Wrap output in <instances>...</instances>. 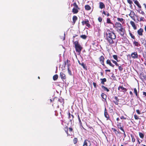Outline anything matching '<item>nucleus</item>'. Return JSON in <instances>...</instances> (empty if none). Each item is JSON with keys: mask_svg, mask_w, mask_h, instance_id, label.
Instances as JSON below:
<instances>
[{"mask_svg": "<svg viewBox=\"0 0 146 146\" xmlns=\"http://www.w3.org/2000/svg\"><path fill=\"white\" fill-rule=\"evenodd\" d=\"M71 117L72 118H71V119H70V121L72 122V121H73V118H74V116L72 114V115H71Z\"/></svg>", "mask_w": 146, "mask_h": 146, "instance_id": "51", "label": "nucleus"}, {"mask_svg": "<svg viewBox=\"0 0 146 146\" xmlns=\"http://www.w3.org/2000/svg\"><path fill=\"white\" fill-rule=\"evenodd\" d=\"M111 60L112 62L116 65V66H119L118 64L115 61L113 60Z\"/></svg>", "mask_w": 146, "mask_h": 146, "instance_id": "47", "label": "nucleus"}, {"mask_svg": "<svg viewBox=\"0 0 146 146\" xmlns=\"http://www.w3.org/2000/svg\"><path fill=\"white\" fill-rule=\"evenodd\" d=\"M99 61L101 64L104 66L105 67V68H107L105 65L104 63V61L105 58L103 56H102L99 58Z\"/></svg>", "mask_w": 146, "mask_h": 146, "instance_id": "7", "label": "nucleus"}, {"mask_svg": "<svg viewBox=\"0 0 146 146\" xmlns=\"http://www.w3.org/2000/svg\"><path fill=\"white\" fill-rule=\"evenodd\" d=\"M79 64H80L85 69L86 68V64H84L83 62L81 64H80L79 63Z\"/></svg>", "mask_w": 146, "mask_h": 146, "instance_id": "48", "label": "nucleus"}, {"mask_svg": "<svg viewBox=\"0 0 146 146\" xmlns=\"http://www.w3.org/2000/svg\"><path fill=\"white\" fill-rule=\"evenodd\" d=\"M72 5L75 7V8H78L79 10L80 9L76 2H74L72 4Z\"/></svg>", "mask_w": 146, "mask_h": 146, "instance_id": "34", "label": "nucleus"}, {"mask_svg": "<svg viewBox=\"0 0 146 146\" xmlns=\"http://www.w3.org/2000/svg\"><path fill=\"white\" fill-rule=\"evenodd\" d=\"M78 19L77 17L75 15L73 16L72 18L73 19V23L74 24Z\"/></svg>", "mask_w": 146, "mask_h": 146, "instance_id": "27", "label": "nucleus"}, {"mask_svg": "<svg viewBox=\"0 0 146 146\" xmlns=\"http://www.w3.org/2000/svg\"><path fill=\"white\" fill-rule=\"evenodd\" d=\"M79 123H80V125H81L82 126V127H83V128L84 129H85L82 126V123L81 121Z\"/></svg>", "mask_w": 146, "mask_h": 146, "instance_id": "61", "label": "nucleus"}, {"mask_svg": "<svg viewBox=\"0 0 146 146\" xmlns=\"http://www.w3.org/2000/svg\"><path fill=\"white\" fill-rule=\"evenodd\" d=\"M120 119H125L126 118L124 116H122L120 117Z\"/></svg>", "mask_w": 146, "mask_h": 146, "instance_id": "56", "label": "nucleus"}, {"mask_svg": "<svg viewBox=\"0 0 146 146\" xmlns=\"http://www.w3.org/2000/svg\"><path fill=\"white\" fill-rule=\"evenodd\" d=\"M133 93L135 94L137 98H139V91L137 92V90L136 88H134Z\"/></svg>", "mask_w": 146, "mask_h": 146, "instance_id": "17", "label": "nucleus"}, {"mask_svg": "<svg viewBox=\"0 0 146 146\" xmlns=\"http://www.w3.org/2000/svg\"><path fill=\"white\" fill-rule=\"evenodd\" d=\"M78 8H74L72 9V12L74 14H76L78 12Z\"/></svg>", "mask_w": 146, "mask_h": 146, "instance_id": "26", "label": "nucleus"}, {"mask_svg": "<svg viewBox=\"0 0 146 146\" xmlns=\"http://www.w3.org/2000/svg\"><path fill=\"white\" fill-rule=\"evenodd\" d=\"M102 13L103 14L105 15H106V13L105 12V11H103Z\"/></svg>", "mask_w": 146, "mask_h": 146, "instance_id": "62", "label": "nucleus"}, {"mask_svg": "<svg viewBox=\"0 0 146 146\" xmlns=\"http://www.w3.org/2000/svg\"><path fill=\"white\" fill-rule=\"evenodd\" d=\"M104 115L105 117L106 118L107 120H110L109 115L108 113V111L106 108H105L104 110Z\"/></svg>", "mask_w": 146, "mask_h": 146, "instance_id": "8", "label": "nucleus"}, {"mask_svg": "<svg viewBox=\"0 0 146 146\" xmlns=\"http://www.w3.org/2000/svg\"><path fill=\"white\" fill-rule=\"evenodd\" d=\"M112 56L115 60L118 61V57L116 55H113Z\"/></svg>", "mask_w": 146, "mask_h": 146, "instance_id": "44", "label": "nucleus"}, {"mask_svg": "<svg viewBox=\"0 0 146 146\" xmlns=\"http://www.w3.org/2000/svg\"><path fill=\"white\" fill-rule=\"evenodd\" d=\"M106 23L108 24H113V23L111 22L110 19L109 18H108L107 19Z\"/></svg>", "mask_w": 146, "mask_h": 146, "instance_id": "35", "label": "nucleus"}, {"mask_svg": "<svg viewBox=\"0 0 146 146\" xmlns=\"http://www.w3.org/2000/svg\"><path fill=\"white\" fill-rule=\"evenodd\" d=\"M60 76L61 79L62 80L65 79L66 78V77L64 74L63 72H61L60 73Z\"/></svg>", "mask_w": 146, "mask_h": 146, "instance_id": "14", "label": "nucleus"}, {"mask_svg": "<svg viewBox=\"0 0 146 146\" xmlns=\"http://www.w3.org/2000/svg\"><path fill=\"white\" fill-rule=\"evenodd\" d=\"M139 135L140 137L142 139L144 137V135L143 133H142L141 132H139Z\"/></svg>", "mask_w": 146, "mask_h": 146, "instance_id": "39", "label": "nucleus"}, {"mask_svg": "<svg viewBox=\"0 0 146 146\" xmlns=\"http://www.w3.org/2000/svg\"><path fill=\"white\" fill-rule=\"evenodd\" d=\"M73 42L75 48L76 52L80 53L83 48L81 46L78 42V40L74 42L73 40Z\"/></svg>", "mask_w": 146, "mask_h": 146, "instance_id": "2", "label": "nucleus"}, {"mask_svg": "<svg viewBox=\"0 0 146 146\" xmlns=\"http://www.w3.org/2000/svg\"><path fill=\"white\" fill-rule=\"evenodd\" d=\"M98 20L99 22H101L102 21V19L101 17H99L98 18Z\"/></svg>", "mask_w": 146, "mask_h": 146, "instance_id": "49", "label": "nucleus"}, {"mask_svg": "<svg viewBox=\"0 0 146 146\" xmlns=\"http://www.w3.org/2000/svg\"><path fill=\"white\" fill-rule=\"evenodd\" d=\"M106 15L107 17H108L110 16V15L109 13L108 12V13L106 14Z\"/></svg>", "mask_w": 146, "mask_h": 146, "instance_id": "64", "label": "nucleus"}, {"mask_svg": "<svg viewBox=\"0 0 146 146\" xmlns=\"http://www.w3.org/2000/svg\"><path fill=\"white\" fill-rule=\"evenodd\" d=\"M123 65L124 64H122V65H121L120 66H118V69L119 71L121 72V71H122L123 70Z\"/></svg>", "mask_w": 146, "mask_h": 146, "instance_id": "33", "label": "nucleus"}, {"mask_svg": "<svg viewBox=\"0 0 146 146\" xmlns=\"http://www.w3.org/2000/svg\"><path fill=\"white\" fill-rule=\"evenodd\" d=\"M78 141V139L77 138H74L73 140V143L74 144H76Z\"/></svg>", "mask_w": 146, "mask_h": 146, "instance_id": "43", "label": "nucleus"}, {"mask_svg": "<svg viewBox=\"0 0 146 146\" xmlns=\"http://www.w3.org/2000/svg\"><path fill=\"white\" fill-rule=\"evenodd\" d=\"M58 78V76L57 74H56L54 75L53 77V79L55 81Z\"/></svg>", "mask_w": 146, "mask_h": 146, "instance_id": "36", "label": "nucleus"}, {"mask_svg": "<svg viewBox=\"0 0 146 146\" xmlns=\"http://www.w3.org/2000/svg\"><path fill=\"white\" fill-rule=\"evenodd\" d=\"M117 20L118 21L121 22L122 24H123L124 23L125 20L122 18L117 17Z\"/></svg>", "mask_w": 146, "mask_h": 146, "instance_id": "22", "label": "nucleus"}, {"mask_svg": "<svg viewBox=\"0 0 146 146\" xmlns=\"http://www.w3.org/2000/svg\"><path fill=\"white\" fill-rule=\"evenodd\" d=\"M129 34L132 38H133V39H135V36L134 35H133L132 34V33H131V32H130L129 31Z\"/></svg>", "mask_w": 146, "mask_h": 146, "instance_id": "41", "label": "nucleus"}, {"mask_svg": "<svg viewBox=\"0 0 146 146\" xmlns=\"http://www.w3.org/2000/svg\"><path fill=\"white\" fill-rule=\"evenodd\" d=\"M68 127L67 126H66L64 128V130L65 132L66 133L68 136H70L71 135L70 134H69L68 133Z\"/></svg>", "mask_w": 146, "mask_h": 146, "instance_id": "25", "label": "nucleus"}, {"mask_svg": "<svg viewBox=\"0 0 146 146\" xmlns=\"http://www.w3.org/2000/svg\"><path fill=\"white\" fill-rule=\"evenodd\" d=\"M70 62V60H69L68 59L66 60V62H65V63H66V62L67 63H68V62Z\"/></svg>", "mask_w": 146, "mask_h": 146, "instance_id": "63", "label": "nucleus"}, {"mask_svg": "<svg viewBox=\"0 0 146 146\" xmlns=\"http://www.w3.org/2000/svg\"><path fill=\"white\" fill-rule=\"evenodd\" d=\"M102 88L103 89L104 91H106L107 92H109V90L107 88L105 87L103 85H102Z\"/></svg>", "mask_w": 146, "mask_h": 146, "instance_id": "31", "label": "nucleus"}, {"mask_svg": "<svg viewBox=\"0 0 146 146\" xmlns=\"http://www.w3.org/2000/svg\"><path fill=\"white\" fill-rule=\"evenodd\" d=\"M93 85L94 86V87L95 88H97V86H96V83L95 82H93Z\"/></svg>", "mask_w": 146, "mask_h": 146, "instance_id": "52", "label": "nucleus"}, {"mask_svg": "<svg viewBox=\"0 0 146 146\" xmlns=\"http://www.w3.org/2000/svg\"><path fill=\"white\" fill-rule=\"evenodd\" d=\"M143 30L142 28H140L137 31V33L138 35L140 36H142L143 35Z\"/></svg>", "mask_w": 146, "mask_h": 146, "instance_id": "13", "label": "nucleus"}, {"mask_svg": "<svg viewBox=\"0 0 146 146\" xmlns=\"http://www.w3.org/2000/svg\"><path fill=\"white\" fill-rule=\"evenodd\" d=\"M134 3L137 5L139 8V9H141V6L137 1H134Z\"/></svg>", "mask_w": 146, "mask_h": 146, "instance_id": "23", "label": "nucleus"}, {"mask_svg": "<svg viewBox=\"0 0 146 146\" xmlns=\"http://www.w3.org/2000/svg\"><path fill=\"white\" fill-rule=\"evenodd\" d=\"M78 119L79 122H80L81 121L80 119L79 116L78 115Z\"/></svg>", "mask_w": 146, "mask_h": 146, "instance_id": "59", "label": "nucleus"}, {"mask_svg": "<svg viewBox=\"0 0 146 146\" xmlns=\"http://www.w3.org/2000/svg\"><path fill=\"white\" fill-rule=\"evenodd\" d=\"M140 21H143V19H144V18L143 17H141L140 18Z\"/></svg>", "mask_w": 146, "mask_h": 146, "instance_id": "55", "label": "nucleus"}, {"mask_svg": "<svg viewBox=\"0 0 146 146\" xmlns=\"http://www.w3.org/2000/svg\"><path fill=\"white\" fill-rule=\"evenodd\" d=\"M100 80L101 81V83L103 85L105 84V82L107 81V80L105 78H101Z\"/></svg>", "mask_w": 146, "mask_h": 146, "instance_id": "24", "label": "nucleus"}, {"mask_svg": "<svg viewBox=\"0 0 146 146\" xmlns=\"http://www.w3.org/2000/svg\"><path fill=\"white\" fill-rule=\"evenodd\" d=\"M68 73L70 75H71L72 74L71 71L70 70L69 68H68Z\"/></svg>", "mask_w": 146, "mask_h": 146, "instance_id": "50", "label": "nucleus"}, {"mask_svg": "<svg viewBox=\"0 0 146 146\" xmlns=\"http://www.w3.org/2000/svg\"><path fill=\"white\" fill-rule=\"evenodd\" d=\"M91 145V143L90 141H88L87 139L84 140L83 146H90Z\"/></svg>", "mask_w": 146, "mask_h": 146, "instance_id": "11", "label": "nucleus"}, {"mask_svg": "<svg viewBox=\"0 0 146 146\" xmlns=\"http://www.w3.org/2000/svg\"><path fill=\"white\" fill-rule=\"evenodd\" d=\"M89 22L88 19H85L84 20L82 21V25H86L88 28H90L91 27V25L89 24Z\"/></svg>", "mask_w": 146, "mask_h": 146, "instance_id": "5", "label": "nucleus"}, {"mask_svg": "<svg viewBox=\"0 0 146 146\" xmlns=\"http://www.w3.org/2000/svg\"><path fill=\"white\" fill-rule=\"evenodd\" d=\"M80 37L83 39H85L87 38V36L86 35H81Z\"/></svg>", "mask_w": 146, "mask_h": 146, "instance_id": "42", "label": "nucleus"}, {"mask_svg": "<svg viewBox=\"0 0 146 146\" xmlns=\"http://www.w3.org/2000/svg\"><path fill=\"white\" fill-rule=\"evenodd\" d=\"M69 131L70 132H72L73 131V130L72 128V127H70L69 128Z\"/></svg>", "mask_w": 146, "mask_h": 146, "instance_id": "54", "label": "nucleus"}, {"mask_svg": "<svg viewBox=\"0 0 146 146\" xmlns=\"http://www.w3.org/2000/svg\"><path fill=\"white\" fill-rule=\"evenodd\" d=\"M143 96L146 97V92H143Z\"/></svg>", "mask_w": 146, "mask_h": 146, "instance_id": "57", "label": "nucleus"}, {"mask_svg": "<svg viewBox=\"0 0 146 146\" xmlns=\"http://www.w3.org/2000/svg\"><path fill=\"white\" fill-rule=\"evenodd\" d=\"M106 63L107 64L109 65L112 67H113L114 66V65L111 63V60L109 59H107V60Z\"/></svg>", "mask_w": 146, "mask_h": 146, "instance_id": "18", "label": "nucleus"}, {"mask_svg": "<svg viewBox=\"0 0 146 146\" xmlns=\"http://www.w3.org/2000/svg\"><path fill=\"white\" fill-rule=\"evenodd\" d=\"M99 8L101 9L105 8V6L104 4L102 2H99Z\"/></svg>", "mask_w": 146, "mask_h": 146, "instance_id": "21", "label": "nucleus"}, {"mask_svg": "<svg viewBox=\"0 0 146 146\" xmlns=\"http://www.w3.org/2000/svg\"><path fill=\"white\" fill-rule=\"evenodd\" d=\"M106 39L110 45L114 43V40L116 38L115 33L109 29H108L106 33Z\"/></svg>", "mask_w": 146, "mask_h": 146, "instance_id": "1", "label": "nucleus"}, {"mask_svg": "<svg viewBox=\"0 0 146 146\" xmlns=\"http://www.w3.org/2000/svg\"><path fill=\"white\" fill-rule=\"evenodd\" d=\"M117 127L118 129H120L122 131H124V129H123L124 126L123 124L122 123H118Z\"/></svg>", "mask_w": 146, "mask_h": 146, "instance_id": "10", "label": "nucleus"}, {"mask_svg": "<svg viewBox=\"0 0 146 146\" xmlns=\"http://www.w3.org/2000/svg\"><path fill=\"white\" fill-rule=\"evenodd\" d=\"M114 100L113 101V102L116 105H117L118 104L119 99L117 96H115L114 98Z\"/></svg>", "mask_w": 146, "mask_h": 146, "instance_id": "16", "label": "nucleus"}, {"mask_svg": "<svg viewBox=\"0 0 146 146\" xmlns=\"http://www.w3.org/2000/svg\"><path fill=\"white\" fill-rule=\"evenodd\" d=\"M131 57L134 59L138 58V55L137 52H132L131 54Z\"/></svg>", "mask_w": 146, "mask_h": 146, "instance_id": "12", "label": "nucleus"}, {"mask_svg": "<svg viewBox=\"0 0 146 146\" xmlns=\"http://www.w3.org/2000/svg\"><path fill=\"white\" fill-rule=\"evenodd\" d=\"M58 104L57 106L58 108H59V105H62L63 107H64V100L62 98H59L58 100Z\"/></svg>", "mask_w": 146, "mask_h": 146, "instance_id": "4", "label": "nucleus"}, {"mask_svg": "<svg viewBox=\"0 0 146 146\" xmlns=\"http://www.w3.org/2000/svg\"><path fill=\"white\" fill-rule=\"evenodd\" d=\"M116 31L121 36H123L125 32V30L123 27H122L121 28L118 30Z\"/></svg>", "mask_w": 146, "mask_h": 146, "instance_id": "6", "label": "nucleus"}, {"mask_svg": "<svg viewBox=\"0 0 146 146\" xmlns=\"http://www.w3.org/2000/svg\"><path fill=\"white\" fill-rule=\"evenodd\" d=\"M136 112L138 114H141L140 111L139 110H136Z\"/></svg>", "mask_w": 146, "mask_h": 146, "instance_id": "53", "label": "nucleus"}, {"mask_svg": "<svg viewBox=\"0 0 146 146\" xmlns=\"http://www.w3.org/2000/svg\"><path fill=\"white\" fill-rule=\"evenodd\" d=\"M85 8V10L87 11L90 10L91 9V7L88 5H86Z\"/></svg>", "mask_w": 146, "mask_h": 146, "instance_id": "28", "label": "nucleus"}, {"mask_svg": "<svg viewBox=\"0 0 146 146\" xmlns=\"http://www.w3.org/2000/svg\"><path fill=\"white\" fill-rule=\"evenodd\" d=\"M118 90L120 92H125L127 91V89L123 87V86H119L118 88Z\"/></svg>", "mask_w": 146, "mask_h": 146, "instance_id": "9", "label": "nucleus"}, {"mask_svg": "<svg viewBox=\"0 0 146 146\" xmlns=\"http://www.w3.org/2000/svg\"><path fill=\"white\" fill-rule=\"evenodd\" d=\"M127 2L130 5V7H132V4H133V2L131 0H127Z\"/></svg>", "mask_w": 146, "mask_h": 146, "instance_id": "40", "label": "nucleus"}, {"mask_svg": "<svg viewBox=\"0 0 146 146\" xmlns=\"http://www.w3.org/2000/svg\"><path fill=\"white\" fill-rule=\"evenodd\" d=\"M106 72H111V70H105Z\"/></svg>", "mask_w": 146, "mask_h": 146, "instance_id": "60", "label": "nucleus"}, {"mask_svg": "<svg viewBox=\"0 0 146 146\" xmlns=\"http://www.w3.org/2000/svg\"><path fill=\"white\" fill-rule=\"evenodd\" d=\"M101 96L102 98L104 99H106V95L105 94L102 93L101 94Z\"/></svg>", "mask_w": 146, "mask_h": 146, "instance_id": "38", "label": "nucleus"}, {"mask_svg": "<svg viewBox=\"0 0 146 146\" xmlns=\"http://www.w3.org/2000/svg\"><path fill=\"white\" fill-rule=\"evenodd\" d=\"M143 5L144 6L145 9L146 10V3H143Z\"/></svg>", "mask_w": 146, "mask_h": 146, "instance_id": "58", "label": "nucleus"}, {"mask_svg": "<svg viewBox=\"0 0 146 146\" xmlns=\"http://www.w3.org/2000/svg\"><path fill=\"white\" fill-rule=\"evenodd\" d=\"M67 114L68 115V118L69 119V120H70V119H71L72 117H71V115L70 114V113L69 111L68 113Z\"/></svg>", "mask_w": 146, "mask_h": 146, "instance_id": "45", "label": "nucleus"}, {"mask_svg": "<svg viewBox=\"0 0 146 146\" xmlns=\"http://www.w3.org/2000/svg\"><path fill=\"white\" fill-rule=\"evenodd\" d=\"M129 15L132 19H135L134 16L135 15V13L133 11H131Z\"/></svg>", "mask_w": 146, "mask_h": 146, "instance_id": "15", "label": "nucleus"}, {"mask_svg": "<svg viewBox=\"0 0 146 146\" xmlns=\"http://www.w3.org/2000/svg\"><path fill=\"white\" fill-rule=\"evenodd\" d=\"M130 24L132 26L133 28V29L134 30H136L137 29V27L135 25L134 22L132 21H130Z\"/></svg>", "mask_w": 146, "mask_h": 146, "instance_id": "19", "label": "nucleus"}, {"mask_svg": "<svg viewBox=\"0 0 146 146\" xmlns=\"http://www.w3.org/2000/svg\"><path fill=\"white\" fill-rule=\"evenodd\" d=\"M138 13L140 14H142V15H145V13L144 12L141 10V9H139L138 11Z\"/></svg>", "mask_w": 146, "mask_h": 146, "instance_id": "32", "label": "nucleus"}, {"mask_svg": "<svg viewBox=\"0 0 146 146\" xmlns=\"http://www.w3.org/2000/svg\"><path fill=\"white\" fill-rule=\"evenodd\" d=\"M87 126L88 127V129H89V131L91 133H92L94 132V129L92 127L88 126L87 125Z\"/></svg>", "mask_w": 146, "mask_h": 146, "instance_id": "29", "label": "nucleus"}, {"mask_svg": "<svg viewBox=\"0 0 146 146\" xmlns=\"http://www.w3.org/2000/svg\"><path fill=\"white\" fill-rule=\"evenodd\" d=\"M131 141L133 143L135 141V139L133 135L131 134Z\"/></svg>", "mask_w": 146, "mask_h": 146, "instance_id": "37", "label": "nucleus"}, {"mask_svg": "<svg viewBox=\"0 0 146 146\" xmlns=\"http://www.w3.org/2000/svg\"><path fill=\"white\" fill-rule=\"evenodd\" d=\"M112 129L116 135H117L118 134H120L121 133L119 129L117 130L113 128H112Z\"/></svg>", "mask_w": 146, "mask_h": 146, "instance_id": "20", "label": "nucleus"}, {"mask_svg": "<svg viewBox=\"0 0 146 146\" xmlns=\"http://www.w3.org/2000/svg\"><path fill=\"white\" fill-rule=\"evenodd\" d=\"M123 26L120 23L118 22H116L115 23V25H113V27L116 31L121 28Z\"/></svg>", "mask_w": 146, "mask_h": 146, "instance_id": "3", "label": "nucleus"}, {"mask_svg": "<svg viewBox=\"0 0 146 146\" xmlns=\"http://www.w3.org/2000/svg\"><path fill=\"white\" fill-rule=\"evenodd\" d=\"M134 117L135 120H137L140 119L139 116L137 115L136 114L134 115Z\"/></svg>", "mask_w": 146, "mask_h": 146, "instance_id": "46", "label": "nucleus"}, {"mask_svg": "<svg viewBox=\"0 0 146 146\" xmlns=\"http://www.w3.org/2000/svg\"><path fill=\"white\" fill-rule=\"evenodd\" d=\"M133 44L135 46L137 47L140 46H141L140 44L138 42L135 41H134L133 42Z\"/></svg>", "mask_w": 146, "mask_h": 146, "instance_id": "30", "label": "nucleus"}]
</instances>
